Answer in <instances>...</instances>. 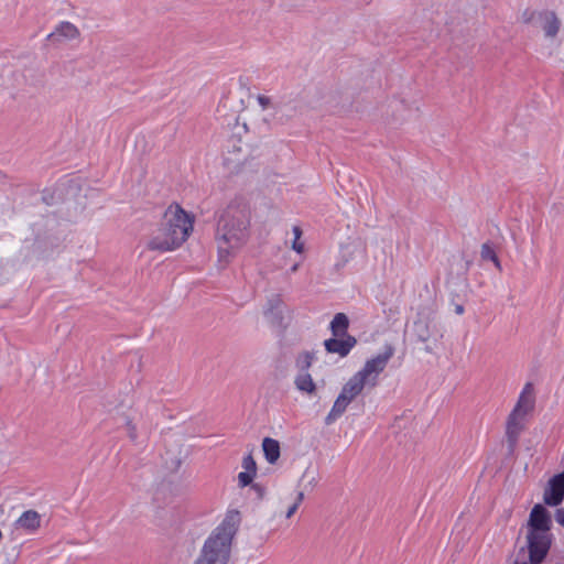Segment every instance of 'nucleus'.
I'll return each mask as SVG.
<instances>
[{"instance_id": "obj_13", "label": "nucleus", "mask_w": 564, "mask_h": 564, "mask_svg": "<svg viewBox=\"0 0 564 564\" xmlns=\"http://www.w3.org/2000/svg\"><path fill=\"white\" fill-rule=\"evenodd\" d=\"M283 308L284 304L282 300L275 296L268 301L263 310V315L271 325L280 326L283 321Z\"/></svg>"}, {"instance_id": "obj_21", "label": "nucleus", "mask_w": 564, "mask_h": 564, "mask_svg": "<svg viewBox=\"0 0 564 564\" xmlns=\"http://www.w3.org/2000/svg\"><path fill=\"white\" fill-rule=\"evenodd\" d=\"M314 359H315V356L313 352L303 351V352L299 354L295 359L296 368L299 369V371H308Z\"/></svg>"}, {"instance_id": "obj_1", "label": "nucleus", "mask_w": 564, "mask_h": 564, "mask_svg": "<svg viewBox=\"0 0 564 564\" xmlns=\"http://www.w3.org/2000/svg\"><path fill=\"white\" fill-rule=\"evenodd\" d=\"M249 209L242 202H231L221 212L216 230L218 257L221 262L229 259L247 241L249 235Z\"/></svg>"}, {"instance_id": "obj_33", "label": "nucleus", "mask_w": 564, "mask_h": 564, "mask_svg": "<svg viewBox=\"0 0 564 564\" xmlns=\"http://www.w3.org/2000/svg\"><path fill=\"white\" fill-rule=\"evenodd\" d=\"M532 17H533V12H530V13L524 12V13H523V21H524L525 23H530V22H531Z\"/></svg>"}, {"instance_id": "obj_12", "label": "nucleus", "mask_w": 564, "mask_h": 564, "mask_svg": "<svg viewBox=\"0 0 564 564\" xmlns=\"http://www.w3.org/2000/svg\"><path fill=\"white\" fill-rule=\"evenodd\" d=\"M534 408V391L531 383H527L521 391L518 402L512 410L513 413L525 417Z\"/></svg>"}, {"instance_id": "obj_10", "label": "nucleus", "mask_w": 564, "mask_h": 564, "mask_svg": "<svg viewBox=\"0 0 564 564\" xmlns=\"http://www.w3.org/2000/svg\"><path fill=\"white\" fill-rule=\"evenodd\" d=\"M80 37L79 29L69 21H61L54 31L47 35L51 41H74Z\"/></svg>"}, {"instance_id": "obj_19", "label": "nucleus", "mask_w": 564, "mask_h": 564, "mask_svg": "<svg viewBox=\"0 0 564 564\" xmlns=\"http://www.w3.org/2000/svg\"><path fill=\"white\" fill-rule=\"evenodd\" d=\"M262 448L265 459L270 464H274L280 457V444L278 441L265 437L262 442Z\"/></svg>"}, {"instance_id": "obj_8", "label": "nucleus", "mask_w": 564, "mask_h": 564, "mask_svg": "<svg viewBox=\"0 0 564 564\" xmlns=\"http://www.w3.org/2000/svg\"><path fill=\"white\" fill-rule=\"evenodd\" d=\"M564 499V471L552 477L543 494L545 505L556 507Z\"/></svg>"}, {"instance_id": "obj_3", "label": "nucleus", "mask_w": 564, "mask_h": 564, "mask_svg": "<svg viewBox=\"0 0 564 564\" xmlns=\"http://www.w3.org/2000/svg\"><path fill=\"white\" fill-rule=\"evenodd\" d=\"M239 523V512H228L224 521L205 541L200 554L194 564H228L232 538L237 532Z\"/></svg>"}, {"instance_id": "obj_25", "label": "nucleus", "mask_w": 564, "mask_h": 564, "mask_svg": "<svg viewBox=\"0 0 564 564\" xmlns=\"http://www.w3.org/2000/svg\"><path fill=\"white\" fill-rule=\"evenodd\" d=\"M256 474H252L250 471H241L239 475H238V480H239V485L241 487H246L248 485L251 484L253 477H254Z\"/></svg>"}, {"instance_id": "obj_34", "label": "nucleus", "mask_w": 564, "mask_h": 564, "mask_svg": "<svg viewBox=\"0 0 564 564\" xmlns=\"http://www.w3.org/2000/svg\"><path fill=\"white\" fill-rule=\"evenodd\" d=\"M299 267H300V264H299V263L293 264V265L291 267V272H292V273L296 272V271L299 270Z\"/></svg>"}, {"instance_id": "obj_6", "label": "nucleus", "mask_w": 564, "mask_h": 564, "mask_svg": "<svg viewBox=\"0 0 564 564\" xmlns=\"http://www.w3.org/2000/svg\"><path fill=\"white\" fill-rule=\"evenodd\" d=\"M393 355L394 348L392 346H387L383 352L368 359L364 367L356 372V375L369 388H375L378 384L379 376L384 371Z\"/></svg>"}, {"instance_id": "obj_28", "label": "nucleus", "mask_w": 564, "mask_h": 564, "mask_svg": "<svg viewBox=\"0 0 564 564\" xmlns=\"http://www.w3.org/2000/svg\"><path fill=\"white\" fill-rule=\"evenodd\" d=\"M257 100L262 110H265L271 104V99L263 95L258 96Z\"/></svg>"}, {"instance_id": "obj_7", "label": "nucleus", "mask_w": 564, "mask_h": 564, "mask_svg": "<svg viewBox=\"0 0 564 564\" xmlns=\"http://www.w3.org/2000/svg\"><path fill=\"white\" fill-rule=\"evenodd\" d=\"M527 539L531 564H540L549 552L551 545L550 534L545 532H529Z\"/></svg>"}, {"instance_id": "obj_30", "label": "nucleus", "mask_w": 564, "mask_h": 564, "mask_svg": "<svg viewBox=\"0 0 564 564\" xmlns=\"http://www.w3.org/2000/svg\"><path fill=\"white\" fill-rule=\"evenodd\" d=\"M556 521L564 527V507L561 509H557L555 513Z\"/></svg>"}, {"instance_id": "obj_31", "label": "nucleus", "mask_w": 564, "mask_h": 564, "mask_svg": "<svg viewBox=\"0 0 564 564\" xmlns=\"http://www.w3.org/2000/svg\"><path fill=\"white\" fill-rule=\"evenodd\" d=\"M406 111L411 112L412 110H419V105L415 100H412L405 105Z\"/></svg>"}, {"instance_id": "obj_17", "label": "nucleus", "mask_w": 564, "mask_h": 564, "mask_svg": "<svg viewBox=\"0 0 564 564\" xmlns=\"http://www.w3.org/2000/svg\"><path fill=\"white\" fill-rule=\"evenodd\" d=\"M294 384L297 390L307 394H314L316 391V384L308 371H299L294 379Z\"/></svg>"}, {"instance_id": "obj_18", "label": "nucleus", "mask_w": 564, "mask_h": 564, "mask_svg": "<svg viewBox=\"0 0 564 564\" xmlns=\"http://www.w3.org/2000/svg\"><path fill=\"white\" fill-rule=\"evenodd\" d=\"M246 155L241 153V149H237L234 152L228 151L224 158V164L230 172H237L243 165Z\"/></svg>"}, {"instance_id": "obj_27", "label": "nucleus", "mask_w": 564, "mask_h": 564, "mask_svg": "<svg viewBox=\"0 0 564 564\" xmlns=\"http://www.w3.org/2000/svg\"><path fill=\"white\" fill-rule=\"evenodd\" d=\"M126 426H127L128 435H129L130 440L135 441L137 440V427H135V425L132 423L131 420H127L126 421Z\"/></svg>"}, {"instance_id": "obj_20", "label": "nucleus", "mask_w": 564, "mask_h": 564, "mask_svg": "<svg viewBox=\"0 0 564 564\" xmlns=\"http://www.w3.org/2000/svg\"><path fill=\"white\" fill-rule=\"evenodd\" d=\"M348 324V317L344 313H337L330 323L333 335L335 337L346 336Z\"/></svg>"}, {"instance_id": "obj_24", "label": "nucleus", "mask_w": 564, "mask_h": 564, "mask_svg": "<svg viewBox=\"0 0 564 564\" xmlns=\"http://www.w3.org/2000/svg\"><path fill=\"white\" fill-rule=\"evenodd\" d=\"M303 499H304V494L302 491H300L296 496L295 501L289 507V509L285 513V517L288 519H290L296 512V510L299 509V506L301 505Z\"/></svg>"}, {"instance_id": "obj_35", "label": "nucleus", "mask_w": 564, "mask_h": 564, "mask_svg": "<svg viewBox=\"0 0 564 564\" xmlns=\"http://www.w3.org/2000/svg\"><path fill=\"white\" fill-rule=\"evenodd\" d=\"M463 312H464L463 306L458 305V306L456 307V313H457V314H462Z\"/></svg>"}, {"instance_id": "obj_2", "label": "nucleus", "mask_w": 564, "mask_h": 564, "mask_svg": "<svg viewBox=\"0 0 564 564\" xmlns=\"http://www.w3.org/2000/svg\"><path fill=\"white\" fill-rule=\"evenodd\" d=\"M194 218L176 204L170 205L159 229L148 242L151 250L166 252L181 247L193 230Z\"/></svg>"}, {"instance_id": "obj_14", "label": "nucleus", "mask_w": 564, "mask_h": 564, "mask_svg": "<svg viewBox=\"0 0 564 564\" xmlns=\"http://www.w3.org/2000/svg\"><path fill=\"white\" fill-rule=\"evenodd\" d=\"M540 19L544 35L546 37L554 39L561 29V20L556 13L550 10L542 11L540 12Z\"/></svg>"}, {"instance_id": "obj_15", "label": "nucleus", "mask_w": 564, "mask_h": 564, "mask_svg": "<svg viewBox=\"0 0 564 564\" xmlns=\"http://www.w3.org/2000/svg\"><path fill=\"white\" fill-rule=\"evenodd\" d=\"M524 417L511 412L507 421V438L510 446L513 447L518 441L521 431L524 427Z\"/></svg>"}, {"instance_id": "obj_23", "label": "nucleus", "mask_w": 564, "mask_h": 564, "mask_svg": "<svg viewBox=\"0 0 564 564\" xmlns=\"http://www.w3.org/2000/svg\"><path fill=\"white\" fill-rule=\"evenodd\" d=\"M183 459L180 454H169L165 458V468L175 473L180 469L182 466Z\"/></svg>"}, {"instance_id": "obj_22", "label": "nucleus", "mask_w": 564, "mask_h": 564, "mask_svg": "<svg viewBox=\"0 0 564 564\" xmlns=\"http://www.w3.org/2000/svg\"><path fill=\"white\" fill-rule=\"evenodd\" d=\"M480 256H481V259H484V260L492 261L494 264L496 265V268L498 270H501L500 261H499L495 250L492 249V247L489 243H484L481 246Z\"/></svg>"}, {"instance_id": "obj_26", "label": "nucleus", "mask_w": 564, "mask_h": 564, "mask_svg": "<svg viewBox=\"0 0 564 564\" xmlns=\"http://www.w3.org/2000/svg\"><path fill=\"white\" fill-rule=\"evenodd\" d=\"M242 467L246 469L245 471L256 474V462L251 455H248L243 458Z\"/></svg>"}, {"instance_id": "obj_16", "label": "nucleus", "mask_w": 564, "mask_h": 564, "mask_svg": "<svg viewBox=\"0 0 564 564\" xmlns=\"http://www.w3.org/2000/svg\"><path fill=\"white\" fill-rule=\"evenodd\" d=\"M40 514L34 510H28L17 520L18 528L34 531L40 527Z\"/></svg>"}, {"instance_id": "obj_9", "label": "nucleus", "mask_w": 564, "mask_h": 564, "mask_svg": "<svg viewBox=\"0 0 564 564\" xmlns=\"http://www.w3.org/2000/svg\"><path fill=\"white\" fill-rule=\"evenodd\" d=\"M529 532H545L551 529V517L542 505H535L529 518Z\"/></svg>"}, {"instance_id": "obj_4", "label": "nucleus", "mask_w": 564, "mask_h": 564, "mask_svg": "<svg viewBox=\"0 0 564 564\" xmlns=\"http://www.w3.org/2000/svg\"><path fill=\"white\" fill-rule=\"evenodd\" d=\"M412 335L417 341L424 344L426 352L435 351L443 333L432 311L423 310L417 313L412 325Z\"/></svg>"}, {"instance_id": "obj_5", "label": "nucleus", "mask_w": 564, "mask_h": 564, "mask_svg": "<svg viewBox=\"0 0 564 564\" xmlns=\"http://www.w3.org/2000/svg\"><path fill=\"white\" fill-rule=\"evenodd\" d=\"M365 387H368L356 373L348 379L343 386L340 393L336 398L333 408L325 417L327 425L333 424L338 417H340L348 405L361 394Z\"/></svg>"}, {"instance_id": "obj_32", "label": "nucleus", "mask_w": 564, "mask_h": 564, "mask_svg": "<svg viewBox=\"0 0 564 564\" xmlns=\"http://www.w3.org/2000/svg\"><path fill=\"white\" fill-rule=\"evenodd\" d=\"M293 234H294V239H296V240H300V239H301L302 230H301V228H300V227L294 226V227H293Z\"/></svg>"}, {"instance_id": "obj_11", "label": "nucleus", "mask_w": 564, "mask_h": 564, "mask_svg": "<svg viewBox=\"0 0 564 564\" xmlns=\"http://www.w3.org/2000/svg\"><path fill=\"white\" fill-rule=\"evenodd\" d=\"M356 344L357 340L354 336L346 335L344 338H329L325 340L324 346L327 352L346 357Z\"/></svg>"}, {"instance_id": "obj_29", "label": "nucleus", "mask_w": 564, "mask_h": 564, "mask_svg": "<svg viewBox=\"0 0 564 564\" xmlns=\"http://www.w3.org/2000/svg\"><path fill=\"white\" fill-rule=\"evenodd\" d=\"M292 249L297 253H302L304 251V243L300 240L294 239L292 243Z\"/></svg>"}]
</instances>
